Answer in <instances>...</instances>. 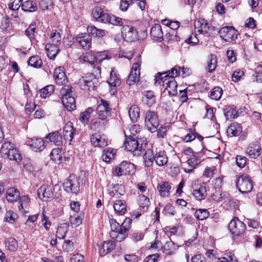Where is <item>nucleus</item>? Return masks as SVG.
<instances>
[{
  "label": "nucleus",
  "mask_w": 262,
  "mask_h": 262,
  "mask_svg": "<svg viewBox=\"0 0 262 262\" xmlns=\"http://www.w3.org/2000/svg\"><path fill=\"white\" fill-rule=\"evenodd\" d=\"M132 220L126 219L121 225L116 220L113 219L110 220V224L111 228L110 236L117 242H121L127 236V232L130 229Z\"/></svg>",
  "instance_id": "1"
},
{
  "label": "nucleus",
  "mask_w": 262,
  "mask_h": 262,
  "mask_svg": "<svg viewBox=\"0 0 262 262\" xmlns=\"http://www.w3.org/2000/svg\"><path fill=\"white\" fill-rule=\"evenodd\" d=\"M101 74L99 66L94 67L93 73L88 74L79 79L78 84L80 88L85 91L94 90L99 84V77Z\"/></svg>",
  "instance_id": "2"
},
{
  "label": "nucleus",
  "mask_w": 262,
  "mask_h": 262,
  "mask_svg": "<svg viewBox=\"0 0 262 262\" xmlns=\"http://www.w3.org/2000/svg\"><path fill=\"white\" fill-rule=\"evenodd\" d=\"M144 124L147 129L151 133L157 131L159 125V120L156 112L148 111L144 116Z\"/></svg>",
  "instance_id": "3"
},
{
  "label": "nucleus",
  "mask_w": 262,
  "mask_h": 262,
  "mask_svg": "<svg viewBox=\"0 0 262 262\" xmlns=\"http://www.w3.org/2000/svg\"><path fill=\"white\" fill-rule=\"evenodd\" d=\"M236 186L239 191L243 193L250 192L253 187L252 180L246 174L238 177L236 182Z\"/></svg>",
  "instance_id": "4"
},
{
  "label": "nucleus",
  "mask_w": 262,
  "mask_h": 262,
  "mask_svg": "<svg viewBox=\"0 0 262 262\" xmlns=\"http://www.w3.org/2000/svg\"><path fill=\"white\" fill-rule=\"evenodd\" d=\"M124 145L125 149L132 152L134 156H140L144 150L142 146H139L138 141L133 137L126 138Z\"/></svg>",
  "instance_id": "5"
},
{
  "label": "nucleus",
  "mask_w": 262,
  "mask_h": 262,
  "mask_svg": "<svg viewBox=\"0 0 262 262\" xmlns=\"http://www.w3.org/2000/svg\"><path fill=\"white\" fill-rule=\"evenodd\" d=\"M228 228L232 234L239 236L245 232L246 225L238 218L234 217L230 221Z\"/></svg>",
  "instance_id": "6"
},
{
  "label": "nucleus",
  "mask_w": 262,
  "mask_h": 262,
  "mask_svg": "<svg viewBox=\"0 0 262 262\" xmlns=\"http://www.w3.org/2000/svg\"><path fill=\"white\" fill-rule=\"evenodd\" d=\"M221 37L227 42L235 40L237 37V31L232 26H225L218 31Z\"/></svg>",
  "instance_id": "7"
},
{
  "label": "nucleus",
  "mask_w": 262,
  "mask_h": 262,
  "mask_svg": "<svg viewBox=\"0 0 262 262\" xmlns=\"http://www.w3.org/2000/svg\"><path fill=\"white\" fill-rule=\"evenodd\" d=\"M63 188L68 192L77 194L80 190L79 180L74 176L69 177L63 184Z\"/></svg>",
  "instance_id": "8"
},
{
  "label": "nucleus",
  "mask_w": 262,
  "mask_h": 262,
  "mask_svg": "<svg viewBox=\"0 0 262 262\" xmlns=\"http://www.w3.org/2000/svg\"><path fill=\"white\" fill-rule=\"evenodd\" d=\"M140 62H141V57L139 56L137 62L133 64L132 70L126 80V83L129 85H132L139 81L140 74Z\"/></svg>",
  "instance_id": "9"
},
{
  "label": "nucleus",
  "mask_w": 262,
  "mask_h": 262,
  "mask_svg": "<svg viewBox=\"0 0 262 262\" xmlns=\"http://www.w3.org/2000/svg\"><path fill=\"white\" fill-rule=\"evenodd\" d=\"M134 171V165L126 161H123L115 168V173L118 176L132 174Z\"/></svg>",
  "instance_id": "10"
},
{
  "label": "nucleus",
  "mask_w": 262,
  "mask_h": 262,
  "mask_svg": "<svg viewBox=\"0 0 262 262\" xmlns=\"http://www.w3.org/2000/svg\"><path fill=\"white\" fill-rule=\"evenodd\" d=\"M161 82V80H160ZM162 85L165 88L164 92L167 93L170 96H175L177 94V83L174 79L165 78L163 79Z\"/></svg>",
  "instance_id": "11"
},
{
  "label": "nucleus",
  "mask_w": 262,
  "mask_h": 262,
  "mask_svg": "<svg viewBox=\"0 0 262 262\" xmlns=\"http://www.w3.org/2000/svg\"><path fill=\"white\" fill-rule=\"evenodd\" d=\"M26 142L31 150L35 152H41L45 148L44 140L41 138L28 139Z\"/></svg>",
  "instance_id": "12"
},
{
  "label": "nucleus",
  "mask_w": 262,
  "mask_h": 262,
  "mask_svg": "<svg viewBox=\"0 0 262 262\" xmlns=\"http://www.w3.org/2000/svg\"><path fill=\"white\" fill-rule=\"evenodd\" d=\"M122 34L124 39L126 41L132 42L138 39V32L133 26H124Z\"/></svg>",
  "instance_id": "13"
},
{
  "label": "nucleus",
  "mask_w": 262,
  "mask_h": 262,
  "mask_svg": "<svg viewBox=\"0 0 262 262\" xmlns=\"http://www.w3.org/2000/svg\"><path fill=\"white\" fill-rule=\"evenodd\" d=\"M111 108L110 107L109 103L107 101L101 99V103L97 106L96 112L98 117L106 118L111 115Z\"/></svg>",
  "instance_id": "14"
},
{
  "label": "nucleus",
  "mask_w": 262,
  "mask_h": 262,
  "mask_svg": "<svg viewBox=\"0 0 262 262\" xmlns=\"http://www.w3.org/2000/svg\"><path fill=\"white\" fill-rule=\"evenodd\" d=\"M92 14L93 17L98 22L107 23L109 14L105 12L100 7L97 6L93 9Z\"/></svg>",
  "instance_id": "15"
},
{
  "label": "nucleus",
  "mask_w": 262,
  "mask_h": 262,
  "mask_svg": "<svg viewBox=\"0 0 262 262\" xmlns=\"http://www.w3.org/2000/svg\"><path fill=\"white\" fill-rule=\"evenodd\" d=\"M193 188L192 194L194 197L199 201H201L206 196V188L205 184H200L196 185L195 183L192 185Z\"/></svg>",
  "instance_id": "16"
},
{
  "label": "nucleus",
  "mask_w": 262,
  "mask_h": 262,
  "mask_svg": "<svg viewBox=\"0 0 262 262\" xmlns=\"http://www.w3.org/2000/svg\"><path fill=\"white\" fill-rule=\"evenodd\" d=\"M38 197L43 201H47L53 197L52 187L51 186L42 185L37 191Z\"/></svg>",
  "instance_id": "17"
},
{
  "label": "nucleus",
  "mask_w": 262,
  "mask_h": 262,
  "mask_svg": "<svg viewBox=\"0 0 262 262\" xmlns=\"http://www.w3.org/2000/svg\"><path fill=\"white\" fill-rule=\"evenodd\" d=\"M91 142L95 147H104L108 144V140L105 138V136L98 133H95L92 136Z\"/></svg>",
  "instance_id": "18"
},
{
  "label": "nucleus",
  "mask_w": 262,
  "mask_h": 262,
  "mask_svg": "<svg viewBox=\"0 0 262 262\" xmlns=\"http://www.w3.org/2000/svg\"><path fill=\"white\" fill-rule=\"evenodd\" d=\"M179 75L178 68L174 67L172 68L170 71H168L163 73H158L155 76L156 82H159L160 83V80H162L163 79L165 78H173Z\"/></svg>",
  "instance_id": "19"
},
{
  "label": "nucleus",
  "mask_w": 262,
  "mask_h": 262,
  "mask_svg": "<svg viewBox=\"0 0 262 262\" xmlns=\"http://www.w3.org/2000/svg\"><path fill=\"white\" fill-rule=\"evenodd\" d=\"M76 132V129L73 127V123L69 121L64 125L63 129V136L66 141H68L69 144H71V142L74 138Z\"/></svg>",
  "instance_id": "20"
},
{
  "label": "nucleus",
  "mask_w": 262,
  "mask_h": 262,
  "mask_svg": "<svg viewBox=\"0 0 262 262\" xmlns=\"http://www.w3.org/2000/svg\"><path fill=\"white\" fill-rule=\"evenodd\" d=\"M108 125V119L106 118L99 117L98 118L91 120V128L94 130L105 129Z\"/></svg>",
  "instance_id": "21"
},
{
  "label": "nucleus",
  "mask_w": 262,
  "mask_h": 262,
  "mask_svg": "<svg viewBox=\"0 0 262 262\" xmlns=\"http://www.w3.org/2000/svg\"><path fill=\"white\" fill-rule=\"evenodd\" d=\"M76 41L85 50H88L91 46V37L86 34L82 33L76 37Z\"/></svg>",
  "instance_id": "22"
},
{
  "label": "nucleus",
  "mask_w": 262,
  "mask_h": 262,
  "mask_svg": "<svg viewBox=\"0 0 262 262\" xmlns=\"http://www.w3.org/2000/svg\"><path fill=\"white\" fill-rule=\"evenodd\" d=\"M108 83L111 88L110 90L111 93L114 95L116 92L115 88L119 86L121 83V81L118 75L113 70L110 73V77Z\"/></svg>",
  "instance_id": "23"
},
{
  "label": "nucleus",
  "mask_w": 262,
  "mask_h": 262,
  "mask_svg": "<svg viewBox=\"0 0 262 262\" xmlns=\"http://www.w3.org/2000/svg\"><path fill=\"white\" fill-rule=\"evenodd\" d=\"M194 28L199 33H208L210 29L208 23L203 18H199L194 22Z\"/></svg>",
  "instance_id": "24"
},
{
  "label": "nucleus",
  "mask_w": 262,
  "mask_h": 262,
  "mask_svg": "<svg viewBox=\"0 0 262 262\" xmlns=\"http://www.w3.org/2000/svg\"><path fill=\"white\" fill-rule=\"evenodd\" d=\"M53 76L56 83L59 85L64 84L67 81V78L63 71V68L59 67L55 69Z\"/></svg>",
  "instance_id": "25"
},
{
  "label": "nucleus",
  "mask_w": 262,
  "mask_h": 262,
  "mask_svg": "<svg viewBox=\"0 0 262 262\" xmlns=\"http://www.w3.org/2000/svg\"><path fill=\"white\" fill-rule=\"evenodd\" d=\"M163 32L161 26L159 25H155L150 30V36L151 38L156 41H161L163 38Z\"/></svg>",
  "instance_id": "26"
},
{
  "label": "nucleus",
  "mask_w": 262,
  "mask_h": 262,
  "mask_svg": "<svg viewBox=\"0 0 262 262\" xmlns=\"http://www.w3.org/2000/svg\"><path fill=\"white\" fill-rule=\"evenodd\" d=\"M46 50L49 58L50 59H54L58 54L59 51V48L58 47V45L49 42L46 46Z\"/></svg>",
  "instance_id": "27"
},
{
  "label": "nucleus",
  "mask_w": 262,
  "mask_h": 262,
  "mask_svg": "<svg viewBox=\"0 0 262 262\" xmlns=\"http://www.w3.org/2000/svg\"><path fill=\"white\" fill-rule=\"evenodd\" d=\"M30 202V199L28 195H23L20 198L19 209L24 215L29 212Z\"/></svg>",
  "instance_id": "28"
},
{
  "label": "nucleus",
  "mask_w": 262,
  "mask_h": 262,
  "mask_svg": "<svg viewBox=\"0 0 262 262\" xmlns=\"http://www.w3.org/2000/svg\"><path fill=\"white\" fill-rule=\"evenodd\" d=\"M155 161L156 164L159 166H163L168 162V157L164 151H160L155 155Z\"/></svg>",
  "instance_id": "29"
},
{
  "label": "nucleus",
  "mask_w": 262,
  "mask_h": 262,
  "mask_svg": "<svg viewBox=\"0 0 262 262\" xmlns=\"http://www.w3.org/2000/svg\"><path fill=\"white\" fill-rule=\"evenodd\" d=\"M114 208L116 212L119 215L125 214L126 211V204L124 200H116L114 204Z\"/></svg>",
  "instance_id": "30"
},
{
  "label": "nucleus",
  "mask_w": 262,
  "mask_h": 262,
  "mask_svg": "<svg viewBox=\"0 0 262 262\" xmlns=\"http://www.w3.org/2000/svg\"><path fill=\"white\" fill-rule=\"evenodd\" d=\"M19 191L14 188H9L6 192V198L9 202H15L19 198Z\"/></svg>",
  "instance_id": "31"
},
{
  "label": "nucleus",
  "mask_w": 262,
  "mask_h": 262,
  "mask_svg": "<svg viewBox=\"0 0 262 262\" xmlns=\"http://www.w3.org/2000/svg\"><path fill=\"white\" fill-rule=\"evenodd\" d=\"M63 106L68 110L72 111L76 108V104L74 98L72 96L61 98Z\"/></svg>",
  "instance_id": "32"
},
{
  "label": "nucleus",
  "mask_w": 262,
  "mask_h": 262,
  "mask_svg": "<svg viewBox=\"0 0 262 262\" xmlns=\"http://www.w3.org/2000/svg\"><path fill=\"white\" fill-rule=\"evenodd\" d=\"M115 247V245L114 242L112 241L104 242L99 250L100 255L102 256H105L114 249Z\"/></svg>",
  "instance_id": "33"
},
{
  "label": "nucleus",
  "mask_w": 262,
  "mask_h": 262,
  "mask_svg": "<svg viewBox=\"0 0 262 262\" xmlns=\"http://www.w3.org/2000/svg\"><path fill=\"white\" fill-rule=\"evenodd\" d=\"M241 132V127L239 124L236 122L231 123L227 129V134L230 137L237 136Z\"/></svg>",
  "instance_id": "34"
},
{
  "label": "nucleus",
  "mask_w": 262,
  "mask_h": 262,
  "mask_svg": "<svg viewBox=\"0 0 262 262\" xmlns=\"http://www.w3.org/2000/svg\"><path fill=\"white\" fill-rule=\"evenodd\" d=\"M224 113L227 120L235 119L238 116L237 112L233 106H225Z\"/></svg>",
  "instance_id": "35"
},
{
  "label": "nucleus",
  "mask_w": 262,
  "mask_h": 262,
  "mask_svg": "<svg viewBox=\"0 0 262 262\" xmlns=\"http://www.w3.org/2000/svg\"><path fill=\"white\" fill-rule=\"evenodd\" d=\"M87 31L92 36L97 37H102L106 35V31L103 29H100L94 26H88Z\"/></svg>",
  "instance_id": "36"
},
{
  "label": "nucleus",
  "mask_w": 262,
  "mask_h": 262,
  "mask_svg": "<svg viewBox=\"0 0 262 262\" xmlns=\"http://www.w3.org/2000/svg\"><path fill=\"white\" fill-rule=\"evenodd\" d=\"M46 138L49 139L51 142L53 143L55 145L59 146L62 143V138L60 134L58 132H55L51 134H49Z\"/></svg>",
  "instance_id": "37"
},
{
  "label": "nucleus",
  "mask_w": 262,
  "mask_h": 262,
  "mask_svg": "<svg viewBox=\"0 0 262 262\" xmlns=\"http://www.w3.org/2000/svg\"><path fill=\"white\" fill-rule=\"evenodd\" d=\"M171 188V185L167 182H164L159 184L157 187L160 195L162 196H169Z\"/></svg>",
  "instance_id": "38"
},
{
  "label": "nucleus",
  "mask_w": 262,
  "mask_h": 262,
  "mask_svg": "<svg viewBox=\"0 0 262 262\" xmlns=\"http://www.w3.org/2000/svg\"><path fill=\"white\" fill-rule=\"evenodd\" d=\"M144 163L146 167H150L152 165L154 160H155V155L153 151L150 149H147L144 153Z\"/></svg>",
  "instance_id": "39"
},
{
  "label": "nucleus",
  "mask_w": 262,
  "mask_h": 262,
  "mask_svg": "<svg viewBox=\"0 0 262 262\" xmlns=\"http://www.w3.org/2000/svg\"><path fill=\"white\" fill-rule=\"evenodd\" d=\"M37 8V6L34 2L28 0L23 3L21 5V9L24 11L30 12H35Z\"/></svg>",
  "instance_id": "40"
},
{
  "label": "nucleus",
  "mask_w": 262,
  "mask_h": 262,
  "mask_svg": "<svg viewBox=\"0 0 262 262\" xmlns=\"http://www.w3.org/2000/svg\"><path fill=\"white\" fill-rule=\"evenodd\" d=\"M125 193V188L122 185L117 184L110 192V195L114 198H119Z\"/></svg>",
  "instance_id": "41"
},
{
  "label": "nucleus",
  "mask_w": 262,
  "mask_h": 262,
  "mask_svg": "<svg viewBox=\"0 0 262 262\" xmlns=\"http://www.w3.org/2000/svg\"><path fill=\"white\" fill-rule=\"evenodd\" d=\"M69 224L67 223L61 224L58 226L56 231V237L63 239L68 232Z\"/></svg>",
  "instance_id": "42"
},
{
  "label": "nucleus",
  "mask_w": 262,
  "mask_h": 262,
  "mask_svg": "<svg viewBox=\"0 0 262 262\" xmlns=\"http://www.w3.org/2000/svg\"><path fill=\"white\" fill-rule=\"evenodd\" d=\"M80 59L83 62H87L93 65L96 63V54L92 52H88L80 57Z\"/></svg>",
  "instance_id": "43"
},
{
  "label": "nucleus",
  "mask_w": 262,
  "mask_h": 262,
  "mask_svg": "<svg viewBox=\"0 0 262 262\" xmlns=\"http://www.w3.org/2000/svg\"><path fill=\"white\" fill-rule=\"evenodd\" d=\"M142 101L149 107L151 106L155 102L154 92L151 91L145 92L143 94Z\"/></svg>",
  "instance_id": "44"
},
{
  "label": "nucleus",
  "mask_w": 262,
  "mask_h": 262,
  "mask_svg": "<svg viewBox=\"0 0 262 262\" xmlns=\"http://www.w3.org/2000/svg\"><path fill=\"white\" fill-rule=\"evenodd\" d=\"M128 114L131 120L136 122L140 117V110L137 106L132 105L129 109Z\"/></svg>",
  "instance_id": "45"
},
{
  "label": "nucleus",
  "mask_w": 262,
  "mask_h": 262,
  "mask_svg": "<svg viewBox=\"0 0 262 262\" xmlns=\"http://www.w3.org/2000/svg\"><path fill=\"white\" fill-rule=\"evenodd\" d=\"M116 151L114 149L108 148L103 150L102 155V159L105 162H109L114 158Z\"/></svg>",
  "instance_id": "46"
},
{
  "label": "nucleus",
  "mask_w": 262,
  "mask_h": 262,
  "mask_svg": "<svg viewBox=\"0 0 262 262\" xmlns=\"http://www.w3.org/2000/svg\"><path fill=\"white\" fill-rule=\"evenodd\" d=\"M176 249L174 243L171 240L167 241L161 249L162 252L167 255H171Z\"/></svg>",
  "instance_id": "47"
},
{
  "label": "nucleus",
  "mask_w": 262,
  "mask_h": 262,
  "mask_svg": "<svg viewBox=\"0 0 262 262\" xmlns=\"http://www.w3.org/2000/svg\"><path fill=\"white\" fill-rule=\"evenodd\" d=\"M261 148L259 145H253L248 147L247 152L252 158H256L260 155Z\"/></svg>",
  "instance_id": "48"
},
{
  "label": "nucleus",
  "mask_w": 262,
  "mask_h": 262,
  "mask_svg": "<svg viewBox=\"0 0 262 262\" xmlns=\"http://www.w3.org/2000/svg\"><path fill=\"white\" fill-rule=\"evenodd\" d=\"M81 214V212L80 213H71L70 222L71 226L76 227L82 223V219Z\"/></svg>",
  "instance_id": "49"
},
{
  "label": "nucleus",
  "mask_w": 262,
  "mask_h": 262,
  "mask_svg": "<svg viewBox=\"0 0 262 262\" xmlns=\"http://www.w3.org/2000/svg\"><path fill=\"white\" fill-rule=\"evenodd\" d=\"M5 247L10 251H15L18 247L17 241L12 237L7 239L5 243Z\"/></svg>",
  "instance_id": "50"
},
{
  "label": "nucleus",
  "mask_w": 262,
  "mask_h": 262,
  "mask_svg": "<svg viewBox=\"0 0 262 262\" xmlns=\"http://www.w3.org/2000/svg\"><path fill=\"white\" fill-rule=\"evenodd\" d=\"M7 158L10 160H15L17 162H19L21 160V156L18 152V150L13 147L9 151V154L7 155Z\"/></svg>",
  "instance_id": "51"
},
{
  "label": "nucleus",
  "mask_w": 262,
  "mask_h": 262,
  "mask_svg": "<svg viewBox=\"0 0 262 262\" xmlns=\"http://www.w3.org/2000/svg\"><path fill=\"white\" fill-rule=\"evenodd\" d=\"M217 64V57L216 55L211 54L209 61L208 62L207 70L210 73L212 72L216 68Z\"/></svg>",
  "instance_id": "52"
},
{
  "label": "nucleus",
  "mask_w": 262,
  "mask_h": 262,
  "mask_svg": "<svg viewBox=\"0 0 262 262\" xmlns=\"http://www.w3.org/2000/svg\"><path fill=\"white\" fill-rule=\"evenodd\" d=\"M94 110L92 107H89L84 112L81 113L80 120L83 124L88 123L91 114L93 113Z\"/></svg>",
  "instance_id": "53"
},
{
  "label": "nucleus",
  "mask_w": 262,
  "mask_h": 262,
  "mask_svg": "<svg viewBox=\"0 0 262 262\" xmlns=\"http://www.w3.org/2000/svg\"><path fill=\"white\" fill-rule=\"evenodd\" d=\"M222 94V89L220 87L216 86L210 92V97L212 99L218 100L221 98Z\"/></svg>",
  "instance_id": "54"
},
{
  "label": "nucleus",
  "mask_w": 262,
  "mask_h": 262,
  "mask_svg": "<svg viewBox=\"0 0 262 262\" xmlns=\"http://www.w3.org/2000/svg\"><path fill=\"white\" fill-rule=\"evenodd\" d=\"M139 204L140 208L142 209L143 211H145L148 209L149 206V200L144 195H141L139 198Z\"/></svg>",
  "instance_id": "55"
},
{
  "label": "nucleus",
  "mask_w": 262,
  "mask_h": 262,
  "mask_svg": "<svg viewBox=\"0 0 262 262\" xmlns=\"http://www.w3.org/2000/svg\"><path fill=\"white\" fill-rule=\"evenodd\" d=\"M14 147V145L9 142H5L1 147V152L5 158L7 157L10 150Z\"/></svg>",
  "instance_id": "56"
},
{
  "label": "nucleus",
  "mask_w": 262,
  "mask_h": 262,
  "mask_svg": "<svg viewBox=\"0 0 262 262\" xmlns=\"http://www.w3.org/2000/svg\"><path fill=\"white\" fill-rule=\"evenodd\" d=\"M28 64L34 68H40L42 65V61L38 56H32L28 61Z\"/></svg>",
  "instance_id": "57"
},
{
  "label": "nucleus",
  "mask_w": 262,
  "mask_h": 262,
  "mask_svg": "<svg viewBox=\"0 0 262 262\" xmlns=\"http://www.w3.org/2000/svg\"><path fill=\"white\" fill-rule=\"evenodd\" d=\"M54 86L53 85H48L42 88L40 91V96L42 98H45L48 95H51L54 91Z\"/></svg>",
  "instance_id": "58"
},
{
  "label": "nucleus",
  "mask_w": 262,
  "mask_h": 262,
  "mask_svg": "<svg viewBox=\"0 0 262 262\" xmlns=\"http://www.w3.org/2000/svg\"><path fill=\"white\" fill-rule=\"evenodd\" d=\"M61 36L60 33L56 30H53L50 37V42L55 45L60 43Z\"/></svg>",
  "instance_id": "59"
},
{
  "label": "nucleus",
  "mask_w": 262,
  "mask_h": 262,
  "mask_svg": "<svg viewBox=\"0 0 262 262\" xmlns=\"http://www.w3.org/2000/svg\"><path fill=\"white\" fill-rule=\"evenodd\" d=\"M209 212L206 209H197L195 213L194 216L200 220H204L208 217Z\"/></svg>",
  "instance_id": "60"
},
{
  "label": "nucleus",
  "mask_w": 262,
  "mask_h": 262,
  "mask_svg": "<svg viewBox=\"0 0 262 262\" xmlns=\"http://www.w3.org/2000/svg\"><path fill=\"white\" fill-rule=\"evenodd\" d=\"M17 219V214L11 210L7 211L5 215V221L11 224L14 223Z\"/></svg>",
  "instance_id": "61"
},
{
  "label": "nucleus",
  "mask_w": 262,
  "mask_h": 262,
  "mask_svg": "<svg viewBox=\"0 0 262 262\" xmlns=\"http://www.w3.org/2000/svg\"><path fill=\"white\" fill-rule=\"evenodd\" d=\"M61 151V150L59 148L52 149L50 153L51 159L55 162L60 161L61 159V156L60 155Z\"/></svg>",
  "instance_id": "62"
},
{
  "label": "nucleus",
  "mask_w": 262,
  "mask_h": 262,
  "mask_svg": "<svg viewBox=\"0 0 262 262\" xmlns=\"http://www.w3.org/2000/svg\"><path fill=\"white\" fill-rule=\"evenodd\" d=\"M72 87L70 85H64L60 90V94L62 97H67L72 95Z\"/></svg>",
  "instance_id": "63"
},
{
  "label": "nucleus",
  "mask_w": 262,
  "mask_h": 262,
  "mask_svg": "<svg viewBox=\"0 0 262 262\" xmlns=\"http://www.w3.org/2000/svg\"><path fill=\"white\" fill-rule=\"evenodd\" d=\"M217 262H237L235 256L230 253L227 254L226 257H223L218 258Z\"/></svg>",
  "instance_id": "64"
}]
</instances>
